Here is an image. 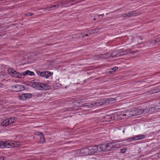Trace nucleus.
I'll use <instances>...</instances> for the list:
<instances>
[{
  "label": "nucleus",
  "instance_id": "obj_8",
  "mask_svg": "<svg viewBox=\"0 0 160 160\" xmlns=\"http://www.w3.org/2000/svg\"><path fill=\"white\" fill-rule=\"evenodd\" d=\"M32 86L37 89L41 90L42 89V83L39 82H35V80H32L31 82Z\"/></svg>",
  "mask_w": 160,
  "mask_h": 160
},
{
  "label": "nucleus",
  "instance_id": "obj_19",
  "mask_svg": "<svg viewBox=\"0 0 160 160\" xmlns=\"http://www.w3.org/2000/svg\"><path fill=\"white\" fill-rule=\"evenodd\" d=\"M74 0H63L59 2V4L61 6H63L64 5L69 4L70 2H72Z\"/></svg>",
  "mask_w": 160,
  "mask_h": 160
},
{
  "label": "nucleus",
  "instance_id": "obj_29",
  "mask_svg": "<svg viewBox=\"0 0 160 160\" xmlns=\"http://www.w3.org/2000/svg\"><path fill=\"white\" fill-rule=\"evenodd\" d=\"M37 73L39 76L44 77V72H41L39 71H37Z\"/></svg>",
  "mask_w": 160,
  "mask_h": 160
},
{
  "label": "nucleus",
  "instance_id": "obj_18",
  "mask_svg": "<svg viewBox=\"0 0 160 160\" xmlns=\"http://www.w3.org/2000/svg\"><path fill=\"white\" fill-rule=\"evenodd\" d=\"M104 102V99H101L97 101L96 102H94L95 107H96L103 105L104 103H105Z\"/></svg>",
  "mask_w": 160,
  "mask_h": 160
},
{
  "label": "nucleus",
  "instance_id": "obj_3",
  "mask_svg": "<svg viewBox=\"0 0 160 160\" xmlns=\"http://www.w3.org/2000/svg\"><path fill=\"white\" fill-rule=\"evenodd\" d=\"M8 72L10 75L17 78H21V73L17 72L12 68H10L8 69Z\"/></svg>",
  "mask_w": 160,
  "mask_h": 160
},
{
  "label": "nucleus",
  "instance_id": "obj_27",
  "mask_svg": "<svg viewBox=\"0 0 160 160\" xmlns=\"http://www.w3.org/2000/svg\"><path fill=\"white\" fill-rule=\"evenodd\" d=\"M142 110V113H148L149 114H151L150 111V109H149V108H146Z\"/></svg>",
  "mask_w": 160,
  "mask_h": 160
},
{
  "label": "nucleus",
  "instance_id": "obj_17",
  "mask_svg": "<svg viewBox=\"0 0 160 160\" xmlns=\"http://www.w3.org/2000/svg\"><path fill=\"white\" fill-rule=\"evenodd\" d=\"M105 99V103H113L116 102L117 101V99L115 98H110L107 99Z\"/></svg>",
  "mask_w": 160,
  "mask_h": 160
},
{
  "label": "nucleus",
  "instance_id": "obj_23",
  "mask_svg": "<svg viewBox=\"0 0 160 160\" xmlns=\"http://www.w3.org/2000/svg\"><path fill=\"white\" fill-rule=\"evenodd\" d=\"M51 87L50 86L46 84L42 83V89H43L44 90H47L50 89Z\"/></svg>",
  "mask_w": 160,
  "mask_h": 160
},
{
  "label": "nucleus",
  "instance_id": "obj_9",
  "mask_svg": "<svg viewBox=\"0 0 160 160\" xmlns=\"http://www.w3.org/2000/svg\"><path fill=\"white\" fill-rule=\"evenodd\" d=\"M5 143L7 144L5 145V148H12L13 147H17L19 146V145L17 144V143L15 142L13 143L10 141H8L5 142Z\"/></svg>",
  "mask_w": 160,
  "mask_h": 160
},
{
  "label": "nucleus",
  "instance_id": "obj_39",
  "mask_svg": "<svg viewBox=\"0 0 160 160\" xmlns=\"http://www.w3.org/2000/svg\"><path fill=\"white\" fill-rule=\"evenodd\" d=\"M158 158H160V152L158 153Z\"/></svg>",
  "mask_w": 160,
  "mask_h": 160
},
{
  "label": "nucleus",
  "instance_id": "obj_30",
  "mask_svg": "<svg viewBox=\"0 0 160 160\" xmlns=\"http://www.w3.org/2000/svg\"><path fill=\"white\" fill-rule=\"evenodd\" d=\"M6 144L5 143V142L0 141V147L2 148H5V145Z\"/></svg>",
  "mask_w": 160,
  "mask_h": 160
},
{
  "label": "nucleus",
  "instance_id": "obj_1",
  "mask_svg": "<svg viewBox=\"0 0 160 160\" xmlns=\"http://www.w3.org/2000/svg\"><path fill=\"white\" fill-rule=\"evenodd\" d=\"M102 152L113 150L118 147V144L114 142L101 144Z\"/></svg>",
  "mask_w": 160,
  "mask_h": 160
},
{
  "label": "nucleus",
  "instance_id": "obj_13",
  "mask_svg": "<svg viewBox=\"0 0 160 160\" xmlns=\"http://www.w3.org/2000/svg\"><path fill=\"white\" fill-rule=\"evenodd\" d=\"M100 30V29L98 28L91 29L90 30L88 31V34H86L85 35V36H88L89 35L94 34L95 33L98 32Z\"/></svg>",
  "mask_w": 160,
  "mask_h": 160
},
{
  "label": "nucleus",
  "instance_id": "obj_7",
  "mask_svg": "<svg viewBox=\"0 0 160 160\" xmlns=\"http://www.w3.org/2000/svg\"><path fill=\"white\" fill-rule=\"evenodd\" d=\"M144 138L145 136L144 135H138L135 136L132 138H128L125 140V141L127 142H130L133 140L135 141L140 140Z\"/></svg>",
  "mask_w": 160,
  "mask_h": 160
},
{
  "label": "nucleus",
  "instance_id": "obj_2",
  "mask_svg": "<svg viewBox=\"0 0 160 160\" xmlns=\"http://www.w3.org/2000/svg\"><path fill=\"white\" fill-rule=\"evenodd\" d=\"M16 118H9L3 121L1 123V125L4 126H7L14 122L16 121Z\"/></svg>",
  "mask_w": 160,
  "mask_h": 160
},
{
  "label": "nucleus",
  "instance_id": "obj_5",
  "mask_svg": "<svg viewBox=\"0 0 160 160\" xmlns=\"http://www.w3.org/2000/svg\"><path fill=\"white\" fill-rule=\"evenodd\" d=\"M11 89L13 92H19L23 91L25 89V87L22 85H16L11 86Z\"/></svg>",
  "mask_w": 160,
  "mask_h": 160
},
{
  "label": "nucleus",
  "instance_id": "obj_24",
  "mask_svg": "<svg viewBox=\"0 0 160 160\" xmlns=\"http://www.w3.org/2000/svg\"><path fill=\"white\" fill-rule=\"evenodd\" d=\"M104 118H105L107 120L106 121H110L111 120H112L113 118H114V117L111 115H107L105 116L104 117Z\"/></svg>",
  "mask_w": 160,
  "mask_h": 160
},
{
  "label": "nucleus",
  "instance_id": "obj_40",
  "mask_svg": "<svg viewBox=\"0 0 160 160\" xmlns=\"http://www.w3.org/2000/svg\"><path fill=\"white\" fill-rule=\"evenodd\" d=\"M104 16V14H100V15H98V17H99L100 16Z\"/></svg>",
  "mask_w": 160,
  "mask_h": 160
},
{
  "label": "nucleus",
  "instance_id": "obj_25",
  "mask_svg": "<svg viewBox=\"0 0 160 160\" xmlns=\"http://www.w3.org/2000/svg\"><path fill=\"white\" fill-rule=\"evenodd\" d=\"M120 51L121 52V53L124 54L123 55L131 53V51L128 50H123L122 49H120Z\"/></svg>",
  "mask_w": 160,
  "mask_h": 160
},
{
  "label": "nucleus",
  "instance_id": "obj_12",
  "mask_svg": "<svg viewBox=\"0 0 160 160\" xmlns=\"http://www.w3.org/2000/svg\"><path fill=\"white\" fill-rule=\"evenodd\" d=\"M35 134L38 135L40 137V140L39 141V142L41 143H44L45 142V138L44 136V135L43 133L42 132H36L35 133Z\"/></svg>",
  "mask_w": 160,
  "mask_h": 160
},
{
  "label": "nucleus",
  "instance_id": "obj_14",
  "mask_svg": "<svg viewBox=\"0 0 160 160\" xmlns=\"http://www.w3.org/2000/svg\"><path fill=\"white\" fill-rule=\"evenodd\" d=\"M31 95L29 93H23L18 96L19 98L21 100H25L26 98L30 97Z\"/></svg>",
  "mask_w": 160,
  "mask_h": 160
},
{
  "label": "nucleus",
  "instance_id": "obj_21",
  "mask_svg": "<svg viewBox=\"0 0 160 160\" xmlns=\"http://www.w3.org/2000/svg\"><path fill=\"white\" fill-rule=\"evenodd\" d=\"M82 107H86L88 108H92L95 107L94 103H85L82 106Z\"/></svg>",
  "mask_w": 160,
  "mask_h": 160
},
{
  "label": "nucleus",
  "instance_id": "obj_42",
  "mask_svg": "<svg viewBox=\"0 0 160 160\" xmlns=\"http://www.w3.org/2000/svg\"><path fill=\"white\" fill-rule=\"evenodd\" d=\"M122 116H127V115H126V114H122Z\"/></svg>",
  "mask_w": 160,
  "mask_h": 160
},
{
  "label": "nucleus",
  "instance_id": "obj_33",
  "mask_svg": "<svg viewBox=\"0 0 160 160\" xmlns=\"http://www.w3.org/2000/svg\"><path fill=\"white\" fill-rule=\"evenodd\" d=\"M157 42L156 39L155 40H152L150 42V43L152 45L155 44Z\"/></svg>",
  "mask_w": 160,
  "mask_h": 160
},
{
  "label": "nucleus",
  "instance_id": "obj_20",
  "mask_svg": "<svg viewBox=\"0 0 160 160\" xmlns=\"http://www.w3.org/2000/svg\"><path fill=\"white\" fill-rule=\"evenodd\" d=\"M134 15V11H131L129 12L123 13L122 16L124 17H130Z\"/></svg>",
  "mask_w": 160,
  "mask_h": 160
},
{
  "label": "nucleus",
  "instance_id": "obj_31",
  "mask_svg": "<svg viewBox=\"0 0 160 160\" xmlns=\"http://www.w3.org/2000/svg\"><path fill=\"white\" fill-rule=\"evenodd\" d=\"M132 111H127L126 112V115L128 117H132L133 116L132 114Z\"/></svg>",
  "mask_w": 160,
  "mask_h": 160
},
{
  "label": "nucleus",
  "instance_id": "obj_15",
  "mask_svg": "<svg viewBox=\"0 0 160 160\" xmlns=\"http://www.w3.org/2000/svg\"><path fill=\"white\" fill-rule=\"evenodd\" d=\"M132 111L133 116L138 115L142 114V109H135L134 110H132Z\"/></svg>",
  "mask_w": 160,
  "mask_h": 160
},
{
  "label": "nucleus",
  "instance_id": "obj_10",
  "mask_svg": "<svg viewBox=\"0 0 160 160\" xmlns=\"http://www.w3.org/2000/svg\"><path fill=\"white\" fill-rule=\"evenodd\" d=\"M80 152L81 153L85 155H91L89 147L82 149L80 150Z\"/></svg>",
  "mask_w": 160,
  "mask_h": 160
},
{
  "label": "nucleus",
  "instance_id": "obj_36",
  "mask_svg": "<svg viewBox=\"0 0 160 160\" xmlns=\"http://www.w3.org/2000/svg\"><path fill=\"white\" fill-rule=\"evenodd\" d=\"M127 149L126 148L122 149L121 150V152L122 153H124L126 151Z\"/></svg>",
  "mask_w": 160,
  "mask_h": 160
},
{
  "label": "nucleus",
  "instance_id": "obj_4",
  "mask_svg": "<svg viewBox=\"0 0 160 160\" xmlns=\"http://www.w3.org/2000/svg\"><path fill=\"white\" fill-rule=\"evenodd\" d=\"M8 72L10 75L17 78H21V73L17 72L12 68H10L8 69Z\"/></svg>",
  "mask_w": 160,
  "mask_h": 160
},
{
  "label": "nucleus",
  "instance_id": "obj_6",
  "mask_svg": "<svg viewBox=\"0 0 160 160\" xmlns=\"http://www.w3.org/2000/svg\"><path fill=\"white\" fill-rule=\"evenodd\" d=\"M91 154H92L95 153H98L102 152L101 146L100 145L97 146L89 147Z\"/></svg>",
  "mask_w": 160,
  "mask_h": 160
},
{
  "label": "nucleus",
  "instance_id": "obj_16",
  "mask_svg": "<svg viewBox=\"0 0 160 160\" xmlns=\"http://www.w3.org/2000/svg\"><path fill=\"white\" fill-rule=\"evenodd\" d=\"M21 73L22 77L21 78H23L25 75H29L30 76H33L34 75V73L33 72L30 71L29 70H27V71L23 72Z\"/></svg>",
  "mask_w": 160,
  "mask_h": 160
},
{
  "label": "nucleus",
  "instance_id": "obj_26",
  "mask_svg": "<svg viewBox=\"0 0 160 160\" xmlns=\"http://www.w3.org/2000/svg\"><path fill=\"white\" fill-rule=\"evenodd\" d=\"M50 72L48 71L44 72V77L48 78L50 76Z\"/></svg>",
  "mask_w": 160,
  "mask_h": 160
},
{
  "label": "nucleus",
  "instance_id": "obj_11",
  "mask_svg": "<svg viewBox=\"0 0 160 160\" xmlns=\"http://www.w3.org/2000/svg\"><path fill=\"white\" fill-rule=\"evenodd\" d=\"M120 49L116 50L112 52L110 54L111 57L112 58L117 57L119 56L123 55L124 54H121Z\"/></svg>",
  "mask_w": 160,
  "mask_h": 160
},
{
  "label": "nucleus",
  "instance_id": "obj_35",
  "mask_svg": "<svg viewBox=\"0 0 160 160\" xmlns=\"http://www.w3.org/2000/svg\"><path fill=\"white\" fill-rule=\"evenodd\" d=\"M33 14V13H31V12H29V13L25 14V15L26 16H32Z\"/></svg>",
  "mask_w": 160,
  "mask_h": 160
},
{
  "label": "nucleus",
  "instance_id": "obj_28",
  "mask_svg": "<svg viewBox=\"0 0 160 160\" xmlns=\"http://www.w3.org/2000/svg\"><path fill=\"white\" fill-rule=\"evenodd\" d=\"M149 109H150V113H152L154 112H157V110L155 107H150L149 108Z\"/></svg>",
  "mask_w": 160,
  "mask_h": 160
},
{
  "label": "nucleus",
  "instance_id": "obj_43",
  "mask_svg": "<svg viewBox=\"0 0 160 160\" xmlns=\"http://www.w3.org/2000/svg\"><path fill=\"white\" fill-rule=\"evenodd\" d=\"M160 90L159 91H156L155 92H160Z\"/></svg>",
  "mask_w": 160,
  "mask_h": 160
},
{
  "label": "nucleus",
  "instance_id": "obj_45",
  "mask_svg": "<svg viewBox=\"0 0 160 160\" xmlns=\"http://www.w3.org/2000/svg\"><path fill=\"white\" fill-rule=\"evenodd\" d=\"M124 130H123V132L124 133Z\"/></svg>",
  "mask_w": 160,
  "mask_h": 160
},
{
  "label": "nucleus",
  "instance_id": "obj_37",
  "mask_svg": "<svg viewBox=\"0 0 160 160\" xmlns=\"http://www.w3.org/2000/svg\"><path fill=\"white\" fill-rule=\"evenodd\" d=\"M118 69V67H115L113 68H112L111 69L113 70L114 71H116Z\"/></svg>",
  "mask_w": 160,
  "mask_h": 160
},
{
  "label": "nucleus",
  "instance_id": "obj_38",
  "mask_svg": "<svg viewBox=\"0 0 160 160\" xmlns=\"http://www.w3.org/2000/svg\"><path fill=\"white\" fill-rule=\"evenodd\" d=\"M157 43L160 42V38H156Z\"/></svg>",
  "mask_w": 160,
  "mask_h": 160
},
{
  "label": "nucleus",
  "instance_id": "obj_41",
  "mask_svg": "<svg viewBox=\"0 0 160 160\" xmlns=\"http://www.w3.org/2000/svg\"><path fill=\"white\" fill-rule=\"evenodd\" d=\"M152 89H153L154 91H155L156 90L155 89V88H152ZM157 90H158V89H157Z\"/></svg>",
  "mask_w": 160,
  "mask_h": 160
},
{
  "label": "nucleus",
  "instance_id": "obj_32",
  "mask_svg": "<svg viewBox=\"0 0 160 160\" xmlns=\"http://www.w3.org/2000/svg\"><path fill=\"white\" fill-rule=\"evenodd\" d=\"M95 58L97 60H102L101 54L96 55Z\"/></svg>",
  "mask_w": 160,
  "mask_h": 160
},
{
  "label": "nucleus",
  "instance_id": "obj_47",
  "mask_svg": "<svg viewBox=\"0 0 160 160\" xmlns=\"http://www.w3.org/2000/svg\"><path fill=\"white\" fill-rule=\"evenodd\" d=\"M3 159H4V158L3 157Z\"/></svg>",
  "mask_w": 160,
  "mask_h": 160
},
{
  "label": "nucleus",
  "instance_id": "obj_22",
  "mask_svg": "<svg viewBox=\"0 0 160 160\" xmlns=\"http://www.w3.org/2000/svg\"><path fill=\"white\" fill-rule=\"evenodd\" d=\"M101 55L102 59L109 58L111 57L110 54L109 53H107L101 54Z\"/></svg>",
  "mask_w": 160,
  "mask_h": 160
},
{
  "label": "nucleus",
  "instance_id": "obj_34",
  "mask_svg": "<svg viewBox=\"0 0 160 160\" xmlns=\"http://www.w3.org/2000/svg\"><path fill=\"white\" fill-rule=\"evenodd\" d=\"M59 7V5L58 4H56L53 5H51L50 6V8H57Z\"/></svg>",
  "mask_w": 160,
  "mask_h": 160
},
{
  "label": "nucleus",
  "instance_id": "obj_46",
  "mask_svg": "<svg viewBox=\"0 0 160 160\" xmlns=\"http://www.w3.org/2000/svg\"><path fill=\"white\" fill-rule=\"evenodd\" d=\"M57 8H54L53 9H57Z\"/></svg>",
  "mask_w": 160,
  "mask_h": 160
},
{
  "label": "nucleus",
  "instance_id": "obj_44",
  "mask_svg": "<svg viewBox=\"0 0 160 160\" xmlns=\"http://www.w3.org/2000/svg\"><path fill=\"white\" fill-rule=\"evenodd\" d=\"M84 36H85L84 35V34H83V36H82V37H83H83H84Z\"/></svg>",
  "mask_w": 160,
  "mask_h": 160
}]
</instances>
